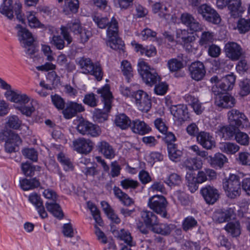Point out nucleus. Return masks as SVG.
<instances>
[{
  "mask_svg": "<svg viewBox=\"0 0 250 250\" xmlns=\"http://www.w3.org/2000/svg\"><path fill=\"white\" fill-rule=\"evenodd\" d=\"M21 169L25 176L31 177L35 175V171H40L41 167L39 166L33 165L26 162L21 164Z\"/></svg>",
  "mask_w": 250,
  "mask_h": 250,
  "instance_id": "39",
  "label": "nucleus"
},
{
  "mask_svg": "<svg viewBox=\"0 0 250 250\" xmlns=\"http://www.w3.org/2000/svg\"><path fill=\"white\" fill-rule=\"evenodd\" d=\"M93 20L98 27L101 29L105 28L110 21L107 17H102L97 16L93 17Z\"/></svg>",
  "mask_w": 250,
  "mask_h": 250,
  "instance_id": "63",
  "label": "nucleus"
},
{
  "mask_svg": "<svg viewBox=\"0 0 250 250\" xmlns=\"http://www.w3.org/2000/svg\"><path fill=\"white\" fill-rule=\"evenodd\" d=\"M15 28L18 30V40L23 48H27V46L33 44L35 40L32 33L28 29L21 24H17Z\"/></svg>",
  "mask_w": 250,
  "mask_h": 250,
  "instance_id": "16",
  "label": "nucleus"
},
{
  "mask_svg": "<svg viewBox=\"0 0 250 250\" xmlns=\"http://www.w3.org/2000/svg\"><path fill=\"white\" fill-rule=\"evenodd\" d=\"M87 206L96 223L100 226H103L104 222L101 217L100 212L96 205L91 202H88L87 203Z\"/></svg>",
  "mask_w": 250,
  "mask_h": 250,
  "instance_id": "44",
  "label": "nucleus"
},
{
  "mask_svg": "<svg viewBox=\"0 0 250 250\" xmlns=\"http://www.w3.org/2000/svg\"><path fill=\"white\" fill-rule=\"evenodd\" d=\"M176 228V225L173 224L158 223L152 228L151 230L155 233L163 236H168Z\"/></svg>",
  "mask_w": 250,
  "mask_h": 250,
  "instance_id": "29",
  "label": "nucleus"
},
{
  "mask_svg": "<svg viewBox=\"0 0 250 250\" xmlns=\"http://www.w3.org/2000/svg\"><path fill=\"white\" fill-rule=\"evenodd\" d=\"M154 92L158 95H163L167 92L168 85L166 82H160L154 84Z\"/></svg>",
  "mask_w": 250,
  "mask_h": 250,
  "instance_id": "64",
  "label": "nucleus"
},
{
  "mask_svg": "<svg viewBox=\"0 0 250 250\" xmlns=\"http://www.w3.org/2000/svg\"><path fill=\"white\" fill-rule=\"evenodd\" d=\"M85 110L83 105L82 104H78L75 102H68L66 106L62 110L63 117L65 119H70L76 116L78 113H81Z\"/></svg>",
  "mask_w": 250,
  "mask_h": 250,
  "instance_id": "20",
  "label": "nucleus"
},
{
  "mask_svg": "<svg viewBox=\"0 0 250 250\" xmlns=\"http://www.w3.org/2000/svg\"><path fill=\"white\" fill-rule=\"evenodd\" d=\"M241 181L239 176L230 174L222 182L223 188L226 195L230 199H235L241 194Z\"/></svg>",
  "mask_w": 250,
  "mask_h": 250,
  "instance_id": "4",
  "label": "nucleus"
},
{
  "mask_svg": "<svg viewBox=\"0 0 250 250\" xmlns=\"http://www.w3.org/2000/svg\"><path fill=\"white\" fill-rule=\"evenodd\" d=\"M200 193L205 202L208 205H213L220 198L218 189L212 186L206 185L200 189Z\"/></svg>",
  "mask_w": 250,
  "mask_h": 250,
  "instance_id": "14",
  "label": "nucleus"
},
{
  "mask_svg": "<svg viewBox=\"0 0 250 250\" xmlns=\"http://www.w3.org/2000/svg\"><path fill=\"white\" fill-rule=\"evenodd\" d=\"M98 99L96 98V95L93 93H88L85 95L83 102L91 107H95L97 106Z\"/></svg>",
  "mask_w": 250,
  "mask_h": 250,
  "instance_id": "51",
  "label": "nucleus"
},
{
  "mask_svg": "<svg viewBox=\"0 0 250 250\" xmlns=\"http://www.w3.org/2000/svg\"><path fill=\"white\" fill-rule=\"evenodd\" d=\"M237 28L242 34L249 32L250 30V19L240 18L237 22Z\"/></svg>",
  "mask_w": 250,
  "mask_h": 250,
  "instance_id": "46",
  "label": "nucleus"
},
{
  "mask_svg": "<svg viewBox=\"0 0 250 250\" xmlns=\"http://www.w3.org/2000/svg\"><path fill=\"white\" fill-rule=\"evenodd\" d=\"M167 66L170 72H177L184 67V64L181 61L176 58H172L169 60Z\"/></svg>",
  "mask_w": 250,
  "mask_h": 250,
  "instance_id": "49",
  "label": "nucleus"
},
{
  "mask_svg": "<svg viewBox=\"0 0 250 250\" xmlns=\"http://www.w3.org/2000/svg\"><path fill=\"white\" fill-rule=\"evenodd\" d=\"M190 77L196 81L203 79L206 73V70L204 63L200 61L192 62L188 67Z\"/></svg>",
  "mask_w": 250,
  "mask_h": 250,
  "instance_id": "19",
  "label": "nucleus"
},
{
  "mask_svg": "<svg viewBox=\"0 0 250 250\" xmlns=\"http://www.w3.org/2000/svg\"><path fill=\"white\" fill-rule=\"evenodd\" d=\"M213 37L214 35L212 32L204 31L202 32L199 41V45L205 48H207L209 45L213 43L214 41Z\"/></svg>",
  "mask_w": 250,
  "mask_h": 250,
  "instance_id": "41",
  "label": "nucleus"
},
{
  "mask_svg": "<svg viewBox=\"0 0 250 250\" xmlns=\"http://www.w3.org/2000/svg\"><path fill=\"white\" fill-rule=\"evenodd\" d=\"M228 117L230 124L241 129L244 128L243 124L248 122V119L244 113L235 109H232L228 112Z\"/></svg>",
  "mask_w": 250,
  "mask_h": 250,
  "instance_id": "18",
  "label": "nucleus"
},
{
  "mask_svg": "<svg viewBox=\"0 0 250 250\" xmlns=\"http://www.w3.org/2000/svg\"><path fill=\"white\" fill-rule=\"evenodd\" d=\"M50 43L59 50H62L64 47V41L62 37L59 35H54Z\"/></svg>",
  "mask_w": 250,
  "mask_h": 250,
  "instance_id": "62",
  "label": "nucleus"
},
{
  "mask_svg": "<svg viewBox=\"0 0 250 250\" xmlns=\"http://www.w3.org/2000/svg\"><path fill=\"white\" fill-rule=\"evenodd\" d=\"M233 210L231 208L218 209L216 210L213 214V221L218 223H222L228 222L231 219Z\"/></svg>",
  "mask_w": 250,
  "mask_h": 250,
  "instance_id": "28",
  "label": "nucleus"
},
{
  "mask_svg": "<svg viewBox=\"0 0 250 250\" xmlns=\"http://www.w3.org/2000/svg\"><path fill=\"white\" fill-rule=\"evenodd\" d=\"M235 80L236 77L233 73L226 75L220 80L219 84L212 86V92L215 95H219L224 92L232 90Z\"/></svg>",
  "mask_w": 250,
  "mask_h": 250,
  "instance_id": "11",
  "label": "nucleus"
},
{
  "mask_svg": "<svg viewBox=\"0 0 250 250\" xmlns=\"http://www.w3.org/2000/svg\"><path fill=\"white\" fill-rule=\"evenodd\" d=\"M198 225L197 221L192 216L186 217L182 223V227L185 232L192 229Z\"/></svg>",
  "mask_w": 250,
  "mask_h": 250,
  "instance_id": "42",
  "label": "nucleus"
},
{
  "mask_svg": "<svg viewBox=\"0 0 250 250\" xmlns=\"http://www.w3.org/2000/svg\"><path fill=\"white\" fill-rule=\"evenodd\" d=\"M34 13V11H30L27 13V19L29 26L31 28H45L44 25L39 21L35 16Z\"/></svg>",
  "mask_w": 250,
  "mask_h": 250,
  "instance_id": "43",
  "label": "nucleus"
},
{
  "mask_svg": "<svg viewBox=\"0 0 250 250\" xmlns=\"http://www.w3.org/2000/svg\"><path fill=\"white\" fill-rule=\"evenodd\" d=\"M197 13L205 21L214 24H218L221 18L218 12L207 4H201L197 8Z\"/></svg>",
  "mask_w": 250,
  "mask_h": 250,
  "instance_id": "10",
  "label": "nucleus"
},
{
  "mask_svg": "<svg viewBox=\"0 0 250 250\" xmlns=\"http://www.w3.org/2000/svg\"><path fill=\"white\" fill-rule=\"evenodd\" d=\"M197 141L202 147L207 149H211L215 146L213 137L207 132L201 131L196 135Z\"/></svg>",
  "mask_w": 250,
  "mask_h": 250,
  "instance_id": "23",
  "label": "nucleus"
},
{
  "mask_svg": "<svg viewBox=\"0 0 250 250\" xmlns=\"http://www.w3.org/2000/svg\"><path fill=\"white\" fill-rule=\"evenodd\" d=\"M241 129L232 124H230L227 126H223L219 129L220 132L222 133L224 137L228 138L229 139L236 136V133L239 129Z\"/></svg>",
  "mask_w": 250,
  "mask_h": 250,
  "instance_id": "38",
  "label": "nucleus"
},
{
  "mask_svg": "<svg viewBox=\"0 0 250 250\" xmlns=\"http://www.w3.org/2000/svg\"><path fill=\"white\" fill-rule=\"evenodd\" d=\"M218 96L215 100L216 106L223 108H230L234 106L236 100L233 96L229 94L224 95L223 94Z\"/></svg>",
  "mask_w": 250,
  "mask_h": 250,
  "instance_id": "24",
  "label": "nucleus"
},
{
  "mask_svg": "<svg viewBox=\"0 0 250 250\" xmlns=\"http://www.w3.org/2000/svg\"><path fill=\"white\" fill-rule=\"evenodd\" d=\"M120 185L124 189H136L139 186V183L136 180L125 178L121 181Z\"/></svg>",
  "mask_w": 250,
  "mask_h": 250,
  "instance_id": "57",
  "label": "nucleus"
},
{
  "mask_svg": "<svg viewBox=\"0 0 250 250\" xmlns=\"http://www.w3.org/2000/svg\"><path fill=\"white\" fill-rule=\"evenodd\" d=\"M22 121L17 115H11L7 117L6 125L10 128L18 129L21 126Z\"/></svg>",
  "mask_w": 250,
  "mask_h": 250,
  "instance_id": "48",
  "label": "nucleus"
},
{
  "mask_svg": "<svg viewBox=\"0 0 250 250\" xmlns=\"http://www.w3.org/2000/svg\"><path fill=\"white\" fill-rule=\"evenodd\" d=\"M21 188L24 190H28L37 188L40 186V181L36 177L27 179L24 178L20 180Z\"/></svg>",
  "mask_w": 250,
  "mask_h": 250,
  "instance_id": "34",
  "label": "nucleus"
},
{
  "mask_svg": "<svg viewBox=\"0 0 250 250\" xmlns=\"http://www.w3.org/2000/svg\"><path fill=\"white\" fill-rule=\"evenodd\" d=\"M224 229L232 237H237L241 234L240 224L238 221L228 222Z\"/></svg>",
  "mask_w": 250,
  "mask_h": 250,
  "instance_id": "35",
  "label": "nucleus"
},
{
  "mask_svg": "<svg viewBox=\"0 0 250 250\" xmlns=\"http://www.w3.org/2000/svg\"><path fill=\"white\" fill-rule=\"evenodd\" d=\"M97 92L101 95V102L103 104V109L95 108L93 114V118L95 122L103 123L107 120L108 114L112 106L113 96L110 90V86L105 84L102 88L97 90Z\"/></svg>",
  "mask_w": 250,
  "mask_h": 250,
  "instance_id": "1",
  "label": "nucleus"
},
{
  "mask_svg": "<svg viewBox=\"0 0 250 250\" xmlns=\"http://www.w3.org/2000/svg\"><path fill=\"white\" fill-rule=\"evenodd\" d=\"M66 27L75 35H77L83 28L78 19H74L68 22Z\"/></svg>",
  "mask_w": 250,
  "mask_h": 250,
  "instance_id": "54",
  "label": "nucleus"
},
{
  "mask_svg": "<svg viewBox=\"0 0 250 250\" xmlns=\"http://www.w3.org/2000/svg\"><path fill=\"white\" fill-rule=\"evenodd\" d=\"M184 166L190 172L200 169L202 167V161L201 159L197 158H188L184 163Z\"/></svg>",
  "mask_w": 250,
  "mask_h": 250,
  "instance_id": "40",
  "label": "nucleus"
},
{
  "mask_svg": "<svg viewBox=\"0 0 250 250\" xmlns=\"http://www.w3.org/2000/svg\"><path fill=\"white\" fill-rule=\"evenodd\" d=\"M186 179L189 190L194 193L198 189L199 184L205 182L208 178L204 169L199 171L196 176L192 172H187Z\"/></svg>",
  "mask_w": 250,
  "mask_h": 250,
  "instance_id": "13",
  "label": "nucleus"
},
{
  "mask_svg": "<svg viewBox=\"0 0 250 250\" xmlns=\"http://www.w3.org/2000/svg\"><path fill=\"white\" fill-rule=\"evenodd\" d=\"M224 52L226 57L232 61H238L243 55L241 45L233 42H229L225 44Z\"/></svg>",
  "mask_w": 250,
  "mask_h": 250,
  "instance_id": "15",
  "label": "nucleus"
},
{
  "mask_svg": "<svg viewBox=\"0 0 250 250\" xmlns=\"http://www.w3.org/2000/svg\"><path fill=\"white\" fill-rule=\"evenodd\" d=\"M121 70L127 82L129 83V80L133 77V69L131 63L126 60H123L121 62Z\"/></svg>",
  "mask_w": 250,
  "mask_h": 250,
  "instance_id": "45",
  "label": "nucleus"
},
{
  "mask_svg": "<svg viewBox=\"0 0 250 250\" xmlns=\"http://www.w3.org/2000/svg\"><path fill=\"white\" fill-rule=\"evenodd\" d=\"M240 87V94L245 96L250 93V80L245 79L241 81L239 84Z\"/></svg>",
  "mask_w": 250,
  "mask_h": 250,
  "instance_id": "60",
  "label": "nucleus"
},
{
  "mask_svg": "<svg viewBox=\"0 0 250 250\" xmlns=\"http://www.w3.org/2000/svg\"><path fill=\"white\" fill-rule=\"evenodd\" d=\"M167 150L168 156L170 160L175 162L180 161L183 153L182 150L178 148L177 144L168 146Z\"/></svg>",
  "mask_w": 250,
  "mask_h": 250,
  "instance_id": "37",
  "label": "nucleus"
},
{
  "mask_svg": "<svg viewBox=\"0 0 250 250\" xmlns=\"http://www.w3.org/2000/svg\"><path fill=\"white\" fill-rule=\"evenodd\" d=\"M141 217L146 226L152 229L158 223L157 216L152 211L144 210L141 212Z\"/></svg>",
  "mask_w": 250,
  "mask_h": 250,
  "instance_id": "31",
  "label": "nucleus"
},
{
  "mask_svg": "<svg viewBox=\"0 0 250 250\" xmlns=\"http://www.w3.org/2000/svg\"><path fill=\"white\" fill-rule=\"evenodd\" d=\"M21 8L22 4L19 1H16L13 5L12 0H3L0 6V12L10 20L14 17V12L17 20L22 23H25L24 14L22 13Z\"/></svg>",
  "mask_w": 250,
  "mask_h": 250,
  "instance_id": "5",
  "label": "nucleus"
},
{
  "mask_svg": "<svg viewBox=\"0 0 250 250\" xmlns=\"http://www.w3.org/2000/svg\"><path fill=\"white\" fill-rule=\"evenodd\" d=\"M91 35V32L88 30L86 29L85 28H83L77 34L79 42L83 44L88 41Z\"/></svg>",
  "mask_w": 250,
  "mask_h": 250,
  "instance_id": "61",
  "label": "nucleus"
},
{
  "mask_svg": "<svg viewBox=\"0 0 250 250\" xmlns=\"http://www.w3.org/2000/svg\"><path fill=\"white\" fill-rule=\"evenodd\" d=\"M98 151L103 154L106 159H111L115 156V152L112 146L107 142L102 141L96 145Z\"/></svg>",
  "mask_w": 250,
  "mask_h": 250,
  "instance_id": "30",
  "label": "nucleus"
},
{
  "mask_svg": "<svg viewBox=\"0 0 250 250\" xmlns=\"http://www.w3.org/2000/svg\"><path fill=\"white\" fill-rule=\"evenodd\" d=\"M206 159L210 166L216 169L222 168L228 162L227 157L219 152L215 153L213 156H208Z\"/></svg>",
  "mask_w": 250,
  "mask_h": 250,
  "instance_id": "26",
  "label": "nucleus"
},
{
  "mask_svg": "<svg viewBox=\"0 0 250 250\" xmlns=\"http://www.w3.org/2000/svg\"><path fill=\"white\" fill-rule=\"evenodd\" d=\"M107 45L113 50L119 52H125V43L119 37L118 21L112 17L106 26Z\"/></svg>",
  "mask_w": 250,
  "mask_h": 250,
  "instance_id": "2",
  "label": "nucleus"
},
{
  "mask_svg": "<svg viewBox=\"0 0 250 250\" xmlns=\"http://www.w3.org/2000/svg\"><path fill=\"white\" fill-rule=\"evenodd\" d=\"M137 70L143 82L148 86L154 85L157 82L161 81L156 70L151 67L148 64L143 60L138 62Z\"/></svg>",
  "mask_w": 250,
  "mask_h": 250,
  "instance_id": "3",
  "label": "nucleus"
},
{
  "mask_svg": "<svg viewBox=\"0 0 250 250\" xmlns=\"http://www.w3.org/2000/svg\"><path fill=\"white\" fill-rule=\"evenodd\" d=\"M15 109L18 110L21 113L26 117H31L32 114L34 112L35 109L33 105L27 106L26 104L23 105H16L14 106Z\"/></svg>",
  "mask_w": 250,
  "mask_h": 250,
  "instance_id": "55",
  "label": "nucleus"
},
{
  "mask_svg": "<svg viewBox=\"0 0 250 250\" xmlns=\"http://www.w3.org/2000/svg\"><path fill=\"white\" fill-rule=\"evenodd\" d=\"M170 112L175 120L181 124L188 120L190 118L189 113L186 104L173 105L170 107Z\"/></svg>",
  "mask_w": 250,
  "mask_h": 250,
  "instance_id": "17",
  "label": "nucleus"
},
{
  "mask_svg": "<svg viewBox=\"0 0 250 250\" xmlns=\"http://www.w3.org/2000/svg\"><path fill=\"white\" fill-rule=\"evenodd\" d=\"M135 99L138 109L145 112H147L151 107V97L142 90L135 91L132 94V99Z\"/></svg>",
  "mask_w": 250,
  "mask_h": 250,
  "instance_id": "12",
  "label": "nucleus"
},
{
  "mask_svg": "<svg viewBox=\"0 0 250 250\" xmlns=\"http://www.w3.org/2000/svg\"><path fill=\"white\" fill-rule=\"evenodd\" d=\"M180 20L181 22L192 33L198 32L202 29V25L192 14L189 13H182L180 16Z\"/></svg>",
  "mask_w": 250,
  "mask_h": 250,
  "instance_id": "21",
  "label": "nucleus"
},
{
  "mask_svg": "<svg viewBox=\"0 0 250 250\" xmlns=\"http://www.w3.org/2000/svg\"><path fill=\"white\" fill-rule=\"evenodd\" d=\"M228 8L230 17L234 19L241 17L245 11L241 0H229Z\"/></svg>",
  "mask_w": 250,
  "mask_h": 250,
  "instance_id": "27",
  "label": "nucleus"
},
{
  "mask_svg": "<svg viewBox=\"0 0 250 250\" xmlns=\"http://www.w3.org/2000/svg\"><path fill=\"white\" fill-rule=\"evenodd\" d=\"M45 207L47 210L54 217L59 220H61L63 218L64 214L59 204L53 202H47L45 203Z\"/></svg>",
  "mask_w": 250,
  "mask_h": 250,
  "instance_id": "33",
  "label": "nucleus"
},
{
  "mask_svg": "<svg viewBox=\"0 0 250 250\" xmlns=\"http://www.w3.org/2000/svg\"><path fill=\"white\" fill-rule=\"evenodd\" d=\"M165 183L169 187L180 185L181 183V177L176 173L170 174L165 180Z\"/></svg>",
  "mask_w": 250,
  "mask_h": 250,
  "instance_id": "56",
  "label": "nucleus"
},
{
  "mask_svg": "<svg viewBox=\"0 0 250 250\" xmlns=\"http://www.w3.org/2000/svg\"><path fill=\"white\" fill-rule=\"evenodd\" d=\"M0 141H5L4 149L8 153L17 151V147L22 143V140L18 134L9 129L0 132Z\"/></svg>",
  "mask_w": 250,
  "mask_h": 250,
  "instance_id": "6",
  "label": "nucleus"
},
{
  "mask_svg": "<svg viewBox=\"0 0 250 250\" xmlns=\"http://www.w3.org/2000/svg\"><path fill=\"white\" fill-rule=\"evenodd\" d=\"M51 99L53 104L58 110H62L65 107V102L61 96L57 94L52 95Z\"/></svg>",
  "mask_w": 250,
  "mask_h": 250,
  "instance_id": "52",
  "label": "nucleus"
},
{
  "mask_svg": "<svg viewBox=\"0 0 250 250\" xmlns=\"http://www.w3.org/2000/svg\"><path fill=\"white\" fill-rule=\"evenodd\" d=\"M78 64L84 74H90L95 76L98 81L102 80L103 76L102 69L100 65H94L89 58L82 57L79 59Z\"/></svg>",
  "mask_w": 250,
  "mask_h": 250,
  "instance_id": "9",
  "label": "nucleus"
},
{
  "mask_svg": "<svg viewBox=\"0 0 250 250\" xmlns=\"http://www.w3.org/2000/svg\"><path fill=\"white\" fill-rule=\"evenodd\" d=\"M119 237L129 246H135V243L132 241V237L128 231L122 229L119 233Z\"/></svg>",
  "mask_w": 250,
  "mask_h": 250,
  "instance_id": "58",
  "label": "nucleus"
},
{
  "mask_svg": "<svg viewBox=\"0 0 250 250\" xmlns=\"http://www.w3.org/2000/svg\"><path fill=\"white\" fill-rule=\"evenodd\" d=\"M168 202L163 195H155L150 197L148 201V207L164 218H168L167 210Z\"/></svg>",
  "mask_w": 250,
  "mask_h": 250,
  "instance_id": "8",
  "label": "nucleus"
},
{
  "mask_svg": "<svg viewBox=\"0 0 250 250\" xmlns=\"http://www.w3.org/2000/svg\"><path fill=\"white\" fill-rule=\"evenodd\" d=\"M0 87L7 91L4 93L5 98L10 102L23 105L27 104L30 101L29 97L25 94H22L18 90H13L11 86L0 78Z\"/></svg>",
  "mask_w": 250,
  "mask_h": 250,
  "instance_id": "7",
  "label": "nucleus"
},
{
  "mask_svg": "<svg viewBox=\"0 0 250 250\" xmlns=\"http://www.w3.org/2000/svg\"><path fill=\"white\" fill-rule=\"evenodd\" d=\"M58 160L63 166L65 171H70L73 169V166L70 159L66 157L62 153H60L58 155Z\"/></svg>",
  "mask_w": 250,
  "mask_h": 250,
  "instance_id": "50",
  "label": "nucleus"
},
{
  "mask_svg": "<svg viewBox=\"0 0 250 250\" xmlns=\"http://www.w3.org/2000/svg\"><path fill=\"white\" fill-rule=\"evenodd\" d=\"M115 123L121 129H126L129 127H130L132 121L125 114L121 113L116 116Z\"/></svg>",
  "mask_w": 250,
  "mask_h": 250,
  "instance_id": "36",
  "label": "nucleus"
},
{
  "mask_svg": "<svg viewBox=\"0 0 250 250\" xmlns=\"http://www.w3.org/2000/svg\"><path fill=\"white\" fill-rule=\"evenodd\" d=\"M23 155L33 162L38 160V153L34 148H24L22 150Z\"/></svg>",
  "mask_w": 250,
  "mask_h": 250,
  "instance_id": "59",
  "label": "nucleus"
},
{
  "mask_svg": "<svg viewBox=\"0 0 250 250\" xmlns=\"http://www.w3.org/2000/svg\"><path fill=\"white\" fill-rule=\"evenodd\" d=\"M236 141L241 145L248 146L249 144L250 137L245 132L241 131L240 129L234 137Z\"/></svg>",
  "mask_w": 250,
  "mask_h": 250,
  "instance_id": "53",
  "label": "nucleus"
},
{
  "mask_svg": "<svg viewBox=\"0 0 250 250\" xmlns=\"http://www.w3.org/2000/svg\"><path fill=\"white\" fill-rule=\"evenodd\" d=\"M130 129L133 133L141 135H144L151 131V128L147 124L139 119L132 121Z\"/></svg>",
  "mask_w": 250,
  "mask_h": 250,
  "instance_id": "25",
  "label": "nucleus"
},
{
  "mask_svg": "<svg viewBox=\"0 0 250 250\" xmlns=\"http://www.w3.org/2000/svg\"><path fill=\"white\" fill-rule=\"evenodd\" d=\"M240 147L237 145L230 142L223 143L221 145L220 149L227 154H234L239 150Z\"/></svg>",
  "mask_w": 250,
  "mask_h": 250,
  "instance_id": "47",
  "label": "nucleus"
},
{
  "mask_svg": "<svg viewBox=\"0 0 250 250\" xmlns=\"http://www.w3.org/2000/svg\"><path fill=\"white\" fill-rule=\"evenodd\" d=\"M73 146L75 150L78 153L87 154L92 151L94 143L89 139L81 138L74 140Z\"/></svg>",
  "mask_w": 250,
  "mask_h": 250,
  "instance_id": "22",
  "label": "nucleus"
},
{
  "mask_svg": "<svg viewBox=\"0 0 250 250\" xmlns=\"http://www.w3.org/2000/svg\"><path fill=\"white\" fill-rule=\"evenodd\" d=\"M113 190L116 197L119 199L124 206L129 207L134 203V200L119 187L115 186Z\"/></svg>",
  "mask_w": 250,
  "mask_h": 250,
  "instance_id": "32",
  "label": "nucleus"
}]
</instances>
